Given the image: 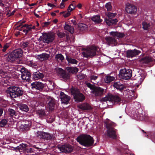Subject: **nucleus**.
Segmentation results:
<instances>
[{
  "instance_id": "obj_1",
  "label": "nucleus",
  "mask_w": 155,
  "mask_h": 155,
  "mask_svg": "<svg viewBox=\"0 0 155 155\" xmlns=\"http://www.w3.org/2000/svg\"><path fill=\"white\" fill-rule=\"evenodd\" d=\"M76 140L80 144L87 147L92 146L94 142L92 137L85 134L80 135L76 138Z\"/></svg>"
},
{
  "instance_id": "obj_2",
  "label": "nucleus",
  "mask_w": 155,
  "mask_h": 155,
  "mask_svg": "<svg viewBox=\"0 0 155 155\" xmlns=\"http://www.w3.org/2000/svg\"><path fill=\"white\" fill-rule=\"evenodd\" d=\"M76 140L80 144L87 147L92 146L94 142L92 137L85 134L80 135L76 138Z\"/></svg>"
},
{
  "instance_id": "obj_3",
  "label": "nucleus",
  "mask_w": 155,
  "mask_h": 155,
  "mask_svg": "<svg viewBox=\"0 0 155 155\" xmlns=\"http://www.w3.org/2000/svg\"><path fill=\"white\" fill-rule=\"evenodd\" d=\"M22 88L18 86H12L8 87L6 91L7 94L11 98H16L22 96L24 93Z\"/></svg>"
},
{
  "instance_id": "obj_4",
  "label": "nucleus",
  "mask_w": 155,
  "mask_h": 155,
  "mask_svg": "<svg viewBox=\"0 0 155 155\" xmlns=\"http://www.w3.org/2000/svg\"><path fill=\"white\" fill-rule=\"evenodd\" d=\"M23 55V51L21 48H18L13 51L9 54L6 58L7 61L12 62L17 60H19Z\"/></svg>"
},
{
  "instance_id": "obj_5",
  "label": "nucleus",
  "mask_w": 155,
  "mask_h": 155,
  "mask_svg": "<svg viewBox=\"0 0 155 155\" xmlns=\"http://www.w3.org/2000/svg\"><path fill=\"white\" fill-rule=\"evenodd\" d=\"M99 48L95 46H91L87 48L82 52L83 57L88 58H92L96 54V52L98 51Z\"/></svg>"
},
{
  "instance_id": "obj_6",
  "label": "nucleus",
  "mask_w": 155,
  "mask_h": 155,
  "mask_svg": "<svg viewBox=\"0 0 155 155\" xmlns=\"http://www.w3.org/2000/svg\"><path fill=\"white\" fill-rule=\"evenodd\" d=\"M132 71L130 69L124 68L121 69L119 73V77L123 79L128 80L132 76Z\"/></svg>"
},
{
  "instance_id": "obj_7",
  "label": "nucleus",
  "mask_w": 155,
  "mask_h": 155,
  "mask_svg": "<svg viewBox=\"0 0 155 155\" xmlns=\"http://www.w3.org/2000/svg\"><path fill=\"white\" fill-rule=\"evenodd\" d=\"M20 71L21 74V78L23 80L28 82L31 80V74L28 69L23 67L21 68Z\"/></svg>"
},
{
  "instance_id": "obj_8",
  "label": "nucleus",
  "mask_w": 155,
  "mask_h": 155,
  "mask_svg": "<svg viewBox=\"0 0 155 155\" xmlns=\"http://www.w3.org/2000/svg\"><path fill=\"white\" fill-rule=\"evenodd\" d=\"M56 148L60 150V151L65 153H69L72 152L73 150V147L69 144H64V145H58Z\"/></svg>"
},
{
  "instance_id": "obj_9",
  "label": "nucleus",
  "mask_w": 155,
  "mask_h": 155,
  "mask_svg": "<svg viewBox=\"0 0 155 155\" xmlns=\"http://www.w3.org/2000/svg\"><path fill=\"white\" fill-rule=\"evenodd\" d=\"M43 36V42L48 44L52 42L55 38L54 34L52 33H45Z\"/></svg>"
},
{
  "instance_id": "obj_10",
  "label": "nucleus",
  "mask_w": 155,
  "mask_h": 155,
  "mask_svg": "<svg viewBox=\"0 0 155 155\" xmlns=\"http://www.w3.org/2000/svg\"><path fill=\"white\" fill-rule=\"evenodd\" d=\"M55 104V99L51 97H48L46 101V106L50 111L54 109Z\"/></svg>"
},
{
  "instance_id": "obj_11",
  "label": "nucleus",
  "mask_w": 155,
  "mask_h": 155,
  "mask_svg": "<svg viewBox=\"0 0 155 155\" xmlns=\"http://www.w3.org/2000/svg\"><path fill=\"white\" fill-rule=\"evenodd\" d=\"M141 52V51L136 49L133 50H128L126 51V56L128 58H132L138 55Z\"/></svg>"
},
{
  "instance_id": "obj_12",
  "label": "nucleus",
  "mask_w": 155,
  "mask_h": 155,
  "mask_svg": "<svg viewBox=\"0 0 155 155\" xmlns=\"http://www.w3.org/2000/svg\"><path fill=\"white\" fill-rule=\"evenodd\" d=\"M104 89L102 88L96 86L91 93L95 97L101 96L104 94Z\"/></svg>"
},
{
  "instance_id": "obj_13",
  "label": "nucleus",
  "mask_w": 155,
  "mask_h": 155,
  "mask_svg": "<svg viewBox=\"0 0 155 155\" xmlns=\"http://www.w3.org/2000/svg\"><path fill=\"white\" fill-rule=\"evenodd\" d=\"M9 148H8L10 149L11 148V149L15 150L17 152L18 151L19 152H23L25 153L26 148L28 147V145L27 144L22 143L15 147H11L10 146H9Z\"/></svg>"
},
{
  "instance_id": "obj_14",
  "label": "nucleus",
  "mask_w": 155,
  "mask_h": 155,
  "mask_svg": "<svg viewBox=\"0 0 155 155\" xmlns=\"http://www.w3.org/2000/svg\"><path fill=\"white\" fill-rule=\"evenodd\" d=\"M125 9L126 12L130 14H134L137 11V8L135 6L129 3L127 4Z\"/></svg>"
},
{
  "instance_id": "obj_15",
  "label": "nucleus",
  "mask_w": 155,
  "mask_h": 155,
  "mask_svg": "<svg viewBox=\"0 0 155 155\" xmlns=\"http://www.w3.org/2000/svg\"><path fill=\"white\" fill-rule=\"evenodd\" d=\"M39 135H40L42 139L47 140H51L52 139L54 140L55 138L53 134H51L49 133H45L44 132H40Z\"/></svg>"
},
{
  "instance_id": "obj_16",
  "label": "nucleus",
  "mask_w": 155,
  "mask_h": 155,
  "mask_svg": "<svg viewBox=\"0 0 155 155\" xmlns=\"http://www.w3.org/2000/svg\"><path fill=\"white\" fill-rule=\"evenodd\" d=\"M57 72L58 75L65 79L69 78V76L68 74H67L65 71L61 68H58L57 70Z\"/></svg>"
},
{
  "instance_id": "obj_17",
  "label": "nucleus",
  "mask_w": 155,
  "mask_h": 155,
  "mask_svg": "<svg viewBox=\"0 0 155 155\" xmlns=\"http://www.w3.org/2000/svg\"><path fill=\"white\" fill-rule=\"evenodd\" d=\"M44 77V74L42 73H41L39 71L33 72L31 74V80H38L42 79Z\"/></svg>"
},
{
  "instance_id": "obj_18",
  "label": "nucleus",
  "mask_w": 155,
  "mask_h": 155,
  "mask_svg": "<svg viewBox=\"0 0 155 155\" xmlns=\"http://www.w3.org/2000/svg\"><path fill=\"white\" fill-rule=\"evenodd\" d=\"M31 84L33 88L39 91L42 90L45 87L44 84L39 81H35L31 83Z\"/></svg>"
},
{
  "instance_id": "obj_19",
  "label": "nucleus",
  "mask_w": 155,
  "mask_h": 155,
  "mask_svg": "<svg viewBox=\"0 0 155 155\" xmlns=\"http://www.w3.org/2000/svg\"><path fill=\"white\" fill-rule=\"evenodd\" d=\"M60 96L62 103L67 104L69 103L71 99L70 96L65 94L63 92H62L60 93Z\"/></svg>"
},
{
  "instance_id": "obj_20",
  "label": "nucleus",
  "mask_w": 155,
  "mask_h": 155,
  "mask_svg": "<svg viewBox=\"0 0 155 155\" xmlns=\"http://www.w3.org/2000/svg\"><path fill=\"white\" fill-rule=\"evenodd\" d=\"M138 114H137V113L135 115H136L135 117V119L138 120H145L148 119V114L147 113H145L144 111H142L141 114H139L138 112Z\"/></svg>"
},
{
  "instance_id": "obj_21",
  "label": "nucleus",
  "mask_w": 155,
  "mask_h": 155,
  "mask_svg": "<svg viewBox=\"0 0 155 155\" xmlns=\"http://www.w3.org/2000/svg\"><path fill=\"white\" fill-rule=\"evenodd\" d=\"M109 97L110 101H111L112 102H114L115 103H118L121 101L120 95L119 94H110Z\"/></svg>"
},
{
  "instance_id": "obj_22",
  "label": "nucleus",
  "mask_w": 155,
  "mask_h": 155,
  "mask_svg": "<svg viewBox=\"0 0 155 155\" xmlns=\"http://www.w3.org/2000/svg\"><path fill=\"white\" fill-rule=\"evenodd\" d=\"M8 115L12 118L17 119L19 117L18 112L12 108H9L8 110Z\"/></svg>"
},
{
  "instance_id": "obj_23",
  "label": "nucleus",
  "mask_w": 155,
  "mask_h": 155,
  "mask_svg": "<svg viewBox=\"0 0 155 155\" xmlns=\"http://www.w3.org/2000/svg\"><path fill=\"white\" fill-rule=\"evenodd\" d=\"M116 130L115 129H108L107 130V135L109 138L113 139H116L117 135L116 134Z\"/></svg>"
},
{
  "instance_id": "obj_24",
  "label": "nucleus",
  "mask_w": 155,
  "mask_h": 155,
  "mask_svg": "<svg viewBox=\"0 0 155 155\" xmlns=\"http://www.w3.org/2000/svg\"><path fill=\"white\" fill-rule=\"evenodd\" d=\"M75 101L77 102H82L85 99V97L82 93L79 92L76 96L73 98Z\"/></svg>"
},
{
  "instance_id": "obj_25",
  "label": "nucleus",
  "mask_w": 155,
  "mask_h": 155,
  "mask_svg": "<svg viewBox=\"0 0 155 155\" xmlns=\"http://www.w3.org/2000/svg\"><path fill=\"white\" fill-rule=\"evenodd\" d=\"M78 107L82 110H88L92 109L91 106L86 103H83L79 104L78 106Z\"/></svg>"
},
{
  "instance_id": "obj_26",
  "label": "nucleus",
  "mask_w": 155,
  "mask_h": 155,
  "mask_svg": "<svg viewBox=\"0 0 155 155\" xmlns=\"http://www.w3.org/2000/svg\"><path fill=\"white\" fill-rule=\"evenodd\" d=\"M153 59L151 57L146 56L141 58L140 60L141 63L143 64H148L153 61Z\"/></svg>"
},
{
  "instance_id": "obj_27",
  "label": "nucleus",
  "mask_w": 155,
  "mask_h": 155,
  "mask_svg": "<svg viewBox=\"0 0 155 155\" xmlns=\"http://www.w3.org/2000/svg\"><path fill=\"white\" fill-rule=\"evenodd\" d=\"M37 114L40 118H42L46 116V110L44 109H39L37 110Z\"/></svg>"
},
{
  "instance_id": "obj_28",
  "label": "nucleus",
  "mask_w": 155,
  "mask_h": 155,
  "mask_svg": "<svg viewBox=\"0 0 155 155\" xmlns=\"http://www.w3.org/2000/svg\"><path fill=\"white\" fill-rule=\"evenodd\" d=\"M91 19L92 21H94L96 24H100L102 21V20L100 18V16L99 15H96L93 16Z\"/></svg>"
},
{
  "instance_id": "obj_29",
  "label": "nucleus",
  "mask_w": 155,
  "mask_h": 155,
  "mask_svg": "<svg viewBox=\"0 0 155 155\" xmlns=\"http://www.w3.org/2000/svg\"><path fill=\"white\" fill-rule=\"evenodd\" d=\"M113 86L114 88L119 89L120 91L123 90L124 88V85L121 84L120 81L115 82L113 84Z\"/></svg>"
},
{
  "instance_id": "obj_30",
  "label": "nucleus",
  "mask_w": 155,
  "mask_h": 155,
  "mask_svg": "<svg viewBox=\"0 0 155 155\" xmlns=\"http://www.w3.org/2000/svg\"><path fill=\"white\" fill-rule=\"evenodd\" d=\"M105 21L107 25L109 26H110L113 24H116L118 22L117 19L116 18L115 19H107L106 18L105 19Z\"/></svg>"
},
{
  "instance_id": "obj_31",
  "label": "nucleus",
  "mask_w": 155,
  "mask_h": 155,
  "mask_svg": "<svg viewBox=\"0 0 155 155\" xmlns=\"http://www.w3.org/2000/svg\"><path fill=\"white\" fill-rule=\"evenodd\" d=\"M66 60H67L69 63L77 64L78 63V61L76 60L75 59L72 58L70 55H67L66 54Z\"/></svg>"
},
{
  "instance_id": "obj_32",
  "label": "nucleus",
  "mask_w": 155,
  "mask_h": 155,
  "mask_svg": "<svg viewBox=\"0 0 155 155\" xmlns=\"http://www.w3.org/2000/svg\"><path fill=\"white\" fill-rule=\"evenodd\" d=\"M18 107L22 111L25 112H28L29 110V108L27 105L20 103L18 105Z\"/></svg>"
},
{
  "instance_id": "obj_33",
  "label": "nucleus",
  "mask_w": 155,
  "mask_h": 155,
  "mask_svg": "<svg viewBox=\"0 0 155 155\" xmlns=\"http://www.w3.org/2000/svg\"><path fill=\"white\" fill-rule=\"evenodd\" d=\"M105 40L106 41L107 44L108 45L113 44L116 42V40L115 38L109 36L106 37L105 38Z\"/></svg>"
},
{
  "instance_id": "obj_34",
  "label": "nucleus",
  "mask_w": 155,
  "mask_h": 155,
  "mask_svg": "<svg viewBox=\"0 0 155 155\" xmlns=\"http://www.w3.org/2000/svg\"><path fill=\"white\" fill-rule=\"evenodd\" d=\"M71 93L74 97L80 92L79 90L76 87H72L70 88Z\"/></svg>"
},
{
  "instance_id": "obj_35",
  "label": "nucleus",
  "mask_w": 155,
  "mask_h": 155,
  "mask_svg": "<svg viewBox=\"0 0 155 155\" xmlns=\"http://www.w3.org/2000/svg\"><path fill=\"white\" fill-rule=\"evenodd\" d=\"M50 55L46 53H43L41 54L38 55L37 56L38 58L39 59L41 60H47L49 58Z\"/></svg>"
},
{
  "instance_id": "obj_36",
  "label": "nucleus",
  "mask_w": 155,
  "mask_h": 155,
  "mask_svg": "<svg viewBox=\"0 0 155 155\" xmlns=\"http://www.w3.org/2000/svg\"><path fill=\"white\" fill-rule=\"evenodd\" d=\"M64 28L65 30L68 31L71 34L73 33L74 32V29L73 27L67 24L66 22H65Z\"/></svg>"
},
{
  "instance_id": "obj_37",
  "label": "nucleus",
  "mask_w": 155,
  "mask_h": 155,
  "mask_svg": "<svg viewBox=\"0 0 155 155\" xmlns=\"http://www.w3.org/2000/svg\"><path fill=\"white\" fill-rule=\"evenodd\" d=\"M55 59L57 61L59 62L61 61L62 62L64 59V58L61 54H58L55 55Z\"/></svg>"
},
{
  "instance_id": "obj_38",
  "label": "nucleus",
  "mask_w": 155,
  "mask_h": 155,
  "mask_svg": "<svg viewBox=\"0 0 155 155\" xmlns=\"http://www.w3.org/2000/svg\"><path fill=\"white\" fill-rule=\"evenodd\" d=\"M56 34L59 38H62L66 37L67 40L69 39V36L66 35L64 33L58 31L56 32Z\"/></svg>"
},
{
  "instance_id": "obj_39",
  "label": "nucleus",
  "mask_w": 155,
  "mask_h": 155,
  "mask_svg": "<svg viewBox=\"0 0 155 155\" xmlns=\"http://www.w3.org/2000/svg\"><path fill=\"white\" fill-rule=\"evenodd\" d=\"M66 69L70 73H76L78 71V69L76 67H68Z\"/></svg>"
},
{
  "instance_id": "obj_40",
  "label": "nucleus",
  "mask_w": 155,
  "mask_h": 155,
  "mask_svg": "<svg viewBox=\"0 0 155 155\" xmlns=\"http://www.w3.org/2000/svg\"><path fill=\"white\" fill-rule=\"evenodd\" d=\"M115 78L113 76L110 75L106 76L104 78L105 82L106 83H110L114 80Z\"/></svg>"
},
{
  "instance_id": "obj_41",
  "label": "nucleus",
  "mask_w": 155,
  "mask_h": 155,
  "mask_svg": "<svg viewBox=\"0 0 155 155\" xmlns=\"http://www.w3.org/2000/svg\"><path fill=\"white\" fill-rule=\"evenodd\" d=\"M115 126L114 123L112 122L109 121L108 123H106V128L107 129V130L110 129H115L114 128Z\"/></svg>"
},
{
  "instance_id": "obj_42",
  "label": "nucleus",
  "mask_w": 155,
  "mask_h": 155,
  "mask_svg": "<svg viewBox=\"0 0 155 155\" xmlns=\"http://www.w3.org/2000/svg\"><path fill=\"white\" fill-rule=\"evenodd\" d=\"M24 61L26 64L29 66H36L35 64L33 63V61L28 58L25 59Z\"/></svg>"
},
{
  "instance_id": "obj_43",
  "label": "nucleus",
  "mask_w": 155,
  "mask_h": 155,
  "mask_svg": "<svg viewBox=\"0 0 155 155\" xmlns=\"http://www.w3.org/2000/svg\"><path fill=\"white\" fill-rule=\"evenodd\" d=\"M105 7L108 12L111 11L112 9V7L111 5V2H109L106 3L105 5Z\"/></svg>"
},
{
  "instance_id": "obj_44",
  "label": "nucleus",
  "mask_w": 155,
  "mask_h": 155,
  "mask_svg": "<svg viewBox=\"0 0 155 155\" xmlns=\"http://www.w3.org/2000/svg\"><path fill=\"white\" fill-rule=\"evenodd\" d=\"M8 120L5 119H2L0 121V127H4L7 124Z\"/></svg>"
},
{
  "instance_id": "obj_45",
  "label": "nucleus",
  "mask_w": 155,
  "mask_h": 155,
  "mask_svg": "<svg viewBox=\"0 0 155 155\" xmlns=\"http://www.w3.org/2000/svg\"><path fill=\"white\" fill-rule=\"evenodd\" d=\"M80 31H83L86 30L87 28V25L84 24H81L79 25Z\"/></svg>"
},
{
  "instance_id": "obj_46",
  "label": "nucleus",
  "mask_w": 155,
  "mask_h": 155,
  "mask_svg": "<svg viewBox=\"0 0 155 155\" xmlns=\"http://www.w3.org/2000/svg\"><path fill=\"white\" fill-rule=\"evenodd\" d=\"M143 28L145 30H148L150 27V24L147 22H143L142 23Z\"/></svg>"
},
{
  "instance_id": "obj_47",
  "label": "nucleus",
  "mask_w": 155,
  "mask_h": 155,
  "mask_svg": "<svg viewBox=\"0 0 155 155\" xmlns=\"http://www.w3.org/2000/svg\"><path fill=\"white\" fill-rule=\"evenodd\" d=\"M61 15H63V16L64 18H67L69 16L71 15V12L69 10H68V12H62L60 13Z\"/></svg>"
},
{
  "instance_id": "obj_48",
  "label": "nucleus",
  "mask_w": 155,
  "mask_h": 155,
  "mask_svg": "<svg viewBox=\"0 0 155 155\" xmlns=\"http://www.w3.org/2000/svg\"><path fill=\"white\" fill-rule=\"evenodd\" d=\"M116 13H112L111 12H108L106 13V15L109 18V19H111L115 17L116 15Z\"/></svg>"
},
{
  "instance_id": "obj_49",
  "label": "nucleus",
  "mask_w": 155,
  "mask_h": 155,
  "mask_svg": "<svg viewBox=\"0 0 155 155\" xmlns=\"http://www.w3.org/2000/svg\"><path fill=\"white\" fill-rule=\"evenodd\" d=\"M110 94H108L106 95L105 97H102L101 99V101L102 102H106L107 101H110Z\"/></svg>"
},
{
  "instance_id": "obj_50",
  "label": "nucleus",
  "mask_w": 155,
  "mask_h": 155,
  "mask_svg": "<svg viewBox=\"0 0 155 155\" xmlns=\"http://www.w3.org/2000/svg\"><path fill=\"white\" fill-rule=\"evenodd\" d=\"M23 26L24 27V28H25L26 30L29 32L31 31V25H28L27 24H25L23 25Z\"/></svg>"
},
{
  "instance_id": "obj_51",
  "label": "nucleus",
  "mask_w": 155,
  "mask_h": 155,
  "mask_svg": "<svg viewBox=\"0 0 155 155\" xmlns=\"http://www.w3.org/2000/svg\"><path fill=\"white\" fill-rule=\"evenodd\" d=\"M29 43L28 41L23 42L21 45V48L25 50L26 48L28 46Z\"/></svg>"
},
{
  "instance_id": "obj_52",
  "label": "nucleus",
  "mask_w": 155,
  "mask_h": 155,
  "mask_svg": "<svg viewBox=\"0 0 155 155\" xmlns=\"http://www.w3.org/2000/svg\"><path fill=\"white\" fill-rule=\"evenodd\" d=\"M86 84L87 87L89 88L91 90H93V89H94L96 86L94 84H92L90 83H87Z\"/></svg>"
},
{
  "instance_id": "obj_53",
  "label": "nucleus",
  "mask_w": 155,
  "mask_h": 155,
  "mask_svg": "<svg viewBox=\"0 0 155 155\" xmlns=\"http://www.w3.org/2000/svg\"><path fill=\"white\" fill-rule=\"evenodd\" d=\"M37 151L35 149H34L33 148H28V147H27L25 150V153H32L34 151Z\"/></svg>"
},
{
  "instance_id": "obj_54",
  "label": "nucleus",
  "mask_w": 155,
  "mask_h": 155,
  "mask_svg": "<svg viewBox=\"0 0 155 155\" xmlns=\"http://www.w3.org/2000/svg\"><path fill=\"white\" fill-rule=\"evenodd\" d=\"M9 47V44L8 43H7L4 45L2 49V51L3 52H5L7 49Z\"/></svg>"
},
{
  "instance_id": "obj_55",
  "label": "nucleus",
  "mask_w": 155,
  "mask_h": 155,
  "mask_svg": "<svg viewBox=\"0 0 155 155\" xmlns=\"http://www.w3.org/2000/svg\"><path fill=\"white\" fill-rule=\"evenodd\" d=\"M75 7L72 4H71L68 6L67 10H69L70 12H71L75 8Z\"/></svg>"
},
{
  "instance_id": "obj_56",
  "label": "nucleus",
  "mask_w": 155,
  "mask_h": 155,
  "mask_svg": "<svg viewBox=\"0 0 155 155\" xmlns=\"http://www.w3.org/2000/svg\"><path fill=\"white\" fill-rule=\"evenodd\" d=\"M83 16L80 13L77 15L76 17H74V18H75L77 21H79L80 20L83 18Z\"/></svg>"
},
{
  "instance_id": "obj_57",
  "label": "nucleus",
  "mask_w": 155,
  "mask_h": 155,
  "mask_svg": "<svg viewBox=\"0 0 155 155\" xmlns=\"http://www.w3.org/2000/svg\"><path fill=\"white\" fill-rule=\"evenodd\" d=\"M24 28V27L23 26V25L21 26V25H19L15 27V29L19 31H23Z\"/></svg>"
},
{
  "instance_id": "obj_58",
  "label": "nucleus",
  "mask_w": 155,
  "mask_h": 155,
  "mask_svg": "<svg viewBox=\"0 0 155 155\" xmlns=\"http://www.w3.org/2000/svg\"><path fill=\"white\" fill-rule=\"evenodd\" d=\"M117 36L119 38H122L125 36V34L124 33L117 32Z\"/></svg>"
},
{
  "instance_id": "obj_59",
  "label": "nucleus",
  "mask_w": 155,
  "mask_h": 155,
  "mask_svg": "<svg viewBox=\"0 0 155 155\" xmlns=\"http://www.w3.org/2000/svg\"><path fill=\"white\" fill-rule=\"evenodd\" d=\"M117 32L111 31L110 32V35L114 36H117Z\"/></svg>"
},
{
  "instance_id": "obj_60",
  "label": "nucleus",
  "mask_w": 155,
  "mask_h": 155,
  "mask_svg": "<svg viewBox=\"0 0 155 155\" xmlns=\"http://www.w3.org/2000/svg\"><path fill=\"white\" fill-rule=\"evenodd\" d=\"M97 78L98 77L97 76L92 75L91 76L90 78L91 80H95L97 79Z\"/></svg>"
},
{
  "instance_id": "obj_61",
  "label": "nucleus",
  "mask_w": 155,
  "mask_h": 155,
  "mask_svg": "<svg viewBox=\"0 0 155 155\" xmlns=\"http://www.w3.org/2000/svg\"><path fill=\"white\" fill-rule=\"evenodd\" d=\"M29 125L26 124H24V125H22V127L23 126L25 130H26L28 128Z\"/></svg>"
},
{
  "instance_id": "obj_62",
  "label": "nucleus",
  "mask_w": 155,
  "mask_h": 155,
  "mask_svg": "<svg viewBox=\"0 0 155 155\" xmlns=\"http://www.w3.org/2000/svg\"><path fill=\"white\" fill-rule=\"evenodd\" d=\"M47 5L48 6H50L52 8L55 7H56L55 5L50 3H48L47 4Z\"/></svg>"
},
{
  "instance_id": "obj_63",
  "label": "nucleus",
  "mask_w": 155,
  "mask_h": 155,
  "mask_svg": "<svg viewBox=\"0 0 155 155\" xmlns=\"http://www.w3.org/2000/svg\"><path fill=\"white\" fill-rule=\"evenodd\" d=\"M51 23L50 21L45 22L44 23V25L45 26H47L49 25Z\"/></svg>"
},
{
  "instance_id": "obj_64",
  "label": "nucleus",
  "mask_w": 155,
  "mask_h": 155,
  "mask_svg": "<svg viewBox=\"0 0 155 155\" xmlns=\"http://www.w3.org/2000/svg\"><path fill=\"white\" fill-rule=\"evenodd\" d=\"M23 32L25 33V35H27L29 32L26 30L25 28H24L23 30Z\"/></svg>"
}]
</instances>
